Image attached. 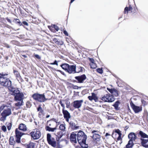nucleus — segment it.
I'll return each instance as SVG.
<instances>
[{"mask_svg":"<svg viewBox=\"0 0 148 148\" xmlns=\"http://www.w3.org/2000/svg\"><path fill=\"white\" fill-rule=\"evenodd\" d=\"M0 84L2 86L7 87L12 92V95L14 96L15 101H18V90L15 89L11 85V82L8 78L0 76Z\"/></svg>","mask_w":148,"mask_h":148,"instance_id":"nucleus-1","label":"nucleus"},{"mask_svg":"<svg viewBox=\"0 0 148 148\" xmlns=\"http://www.w3.org/2000/svg\"><path fill=\"white\" fill-rule=\"evenodd\" d=\"M77 138L78 142L82 147H88V145L86 143L87 136L83 131H79L77 134Z\"/></svg>","mask_w":148,"mask_h":148,"instance_id":"nucleus-2","label":"nucleus"},{"mask_svg":"<svg viewBox=\"0 0 148 148\" xmlns=\"http://www.w3.org/2000/svg\"><path fill=\"white\" fill-rule=\"evenodd\" d=\"M32 97L34 99L40 102H44L48 100V99L46 98L44 93H35L32 95Z\"/></svg>","mask_w":148,"mask_h":148,"instance_id":"nucleus-3","label":"nucleus"},{"mask_svg":"<svg viewBox=\"0 0 148 148\" xmlns=\"http://www.w3.org/2000/svg\"><path fill=\"white\" fill-rule=\"evenodd\" d=\"M15 137L16 139L14 140L13 136H10L9 138V144L11 145H13L14 146L16 142L18 143V130L17 128L15 130Z\"/></svg>","mask_w":148,"mask_h":148,"instance_id":"nucleus-4","label":"nucleus"},{"mask_svg":"<svg viewBox=\"0 0 148 148\" xmlns=\"http://www.w3.org/2000/svg\"><path fill=\"white\" fill-rule=\"evenodd\" d=\"M47 141L49 145L54 147H55L56 146V141L54 138L51 137L50 134L48 133L47 134Z\"/></svg>","mask_w":148,"mask_h":148,"instance_id":"nucleus-5","label":"nucleus"},{"mask_svg":"<svg viewBox=\"0 0 148 148\" xmlns=\"http://www.w3.org/2000/svg\"><path fill=\"white\" fill-rule=\"evenodd\" d=\"M101 99L104 102H112L114 101L115 98L112 95L108 93L102 97Z\"/></svg>","mask_w":148,"mask_h":148,"instance_id":"nucleus-6","label":"nucleus"},{"mask_svg":"<svg viewBox=\"0 0 148 148\" xmlns=\"http://www.w3.org/2000/svg\"><path fill=\"white\" fill-rule=\"evenodd\" d=\"M11 113V110L10 108L4 110L1 114L2 116L0 120L1 121H4L6 119V117L10 115Z\"/></svg>","mask_w":148,"mask_h":148,"instance_id":"nucleus-7","label":"nucleus"},{"mask_svg":"<svg viewBox=\"0 0 148 148\" xmlns=\"http://www.w3.org/2000/svg\"><path fill=\"white\" fill-rule=\"evenodd\" d=\"M30 134L32 138L34 140L38 139L40 138L41 135L40 131L38 130H34V131L31 132Z\"/></svg>","mask_w":148,"mask_h":148,"instance_id":"nucleus-8","label":"nucleus"},{"mask_svg":"<svg viewBox=\"0 0 148 148\" xmlns=\"http://www.w3.org/2000/svg\"><path fill=\"white\" fill-rule=\"evenodd\" d=\"M99 132L97 130H93L92 131V133L93 134L92 138L94 140H96L97 141H99L101 136L98 134Z\"/></svg>","mask_w":148,"mask_h":148,"instance_id":"nucleus-9","label":"nucleus"},{"mask_svg":"<svg viewBox=\"0 0 148 148\" xmlns=\"http://www.w3.org/2000/svg\"><path fill=\"white\" fill-rule=\"evenodd\" d=\"M76 67L75 65H69L66 72L69 74H74L76 73Z\"/></svg>","mask_w":148,"mask_h":148,"instance_id":"nucleus-10","label":"nucleus"},{"mask_svg":"<svg viewBox=\"0 0 148 148\" xmlns=\"http://www.w3.org/2000/svg\"><path fill=\"white\" fill-rule=\"evenodd\" d=\"M83 102V100L75 101L73 102V106L75 108H79L81 107Z\"/></svg>","mask_w":148,"mask_h":148,"instance_id":"nucleus-11","label":"nucleus"},{"mask_svg":"<svg viewBox=\"0 0 148 148\" xmlns=\"http://www.w3.org/2000/svg\"><path fill=\"white\" fill-rule=\"evenodd\" d=\"M130 105L132 108L135 113H138L142 110L141 107L136 106L132 103H131Z\"/></svg>","mask_w":148,"mask_h":148,"instance_id":"nucleus-12","label":"nucleus"},{"mask_svg":"<svg viewBox=\"0 0 148 148\" xmlns=\"http://www.w3.org/2000/svg\"><path fill=\"white\" fill-rule=\"evenodd\" d=\"M75 78L78 81L79 83H82L85 80L86 76L85 74H83L81 76H76Z\"/></svg>","mask_w":148,"mask_h":148,"instance_id":"nucleus-13","label":"nucleus"},{"mask_svg":"<svg viewBox=\"0 0 148 148\" xmlns=\"http://www.w3.org/2000/svg\"><path fill=\"white\" fill-rule=\"evenodd\" d=\"M76 136H77V135L74 132H73L71 134L70 139V141L72 143H77Z\"/></svg>","mask_w":148,"mask_h":148,"instance_id":"nucleus-14","label":"nucleus"},{"mask_svg":"<svg viewBox=\"0 0 148 148\" xmlns=\"http://www.w3.org/2000/svg\"><path fill=\"white\" fill-rule=\"evenodd\" d=\"M25 98L23 93L19 91V106L23 105V99Z\"/></svg>","mask_w":148,"mask_h":148,"instance_id":"nucleus-15","label":"nucleus"},{"mask_svg":"<svg viewBox=\"0 0 148 148\" xmlns=\"http://www.w3.org/2000/svg\"><path fill=\"white\" fill-rule=\"evenodd\" d=\"M141 141V144L145 148H148V144H146L148 142V138L145 139L144 138H140Z\"/></svg>","mask_w":148,"mask_h":148,"instance_id":"nucleus-16","label":"nucleus"},{"mask_svg":"<svg viewBox=\"0 0 148 148\" xmlns=\"http://www.w3.org/2000/svg\"><path fill=\"white\" fill-rule=\"evenodd\" d=\"M69 124L71 128L73 130H77L79 128V126H76L75 123L73 121H70L69 123Z\"/></svg>","mask_w":148,"mask_h":148,"instance_id":"nucleus-17","label":"nucleus"},{"mask_svg":"<svg viewBox=\"0 0 148 148\" xmlns=\"http://www.w3.org/2000/svg\"><path fill=\"white\" fill-rule=\"evenodd\" d=\"M128 137L130 140L134 141L135 140L136 138V136L135 134L133 132L130 133L128 135Z\"/></svg>","mask_w":148,"mask_h":148,"instance_id":"nucleus-18","label":"nucleus"},{"mask_svg":"<svg viewBox=\"0 0 148 148\" xmlns=\"http://www.w3.org/2000/svg\"><path fill=\"white\" fill-rule=\"evenodd\" d=\"M57 125H56V127L54 128H51L50 127H49V126H46L45 128L47 131H48L49 132H53L57 129Z\"/></svg>","mask_w":148,"mask_h":148,"instance_id":"nucleus-19","label":"nucleus"},{"mask_svg":"<svg viewBox=\"0 0 148 148\" xmlns=\"http://www.w3.org/2000/svg\"><path fill=\"white\" fill-rule=\"evenodd\" d=\"M19 25H22L25 28L28 30V28L26 27L28 26L29 24L26 21H24L22 22H21L20 21H19Z\"/></svg>","mask_w":148,"mask_h":148,"instance_id":"nucleus-20","label":"nucleus"},{"mask_svg":"<svg viewBox=\"0 0 148 148\" xmlns=\"http://www.w3.org/2000/svg\"><path fill=\"white\" fill-rule=\"evenodd\" d=\"M60 66L63 70L66 72L67 71L68 67L69 66V64L67 63H64L61 64Z\"/></svg>","mask_w":148,"mask_h":148,"instance_id":"nucleus-21","label":"nucleus"},{"mask_svg":"<svg viewBox=\"0 0 148 148\" xmlns=\"http://www.w3.org/2000/svg\"><path fill=\"white\" fill-rule=\"evenodd\" d=\"M10 23H11L12 22L11 20L12 21L16 23H18V22H16V21L18 19L17 18H14L13 17H10V19L8 17H6L5 18Z\"/></svg>","mask_w":148,"mask_h":148,"instance_id":"nucleus-22","label":"nucleus"},{"mask_svg":"<svg viewBox=\"0 0 148 148\" xmlns=\"http://www.w3.org/2000/svg\"><path fill=\"white\" fill-rule=\"evenodd\" d=\"M19 130L23 131H25L27 130L26 126L24 124H20L19 125Z\"/></svg>","mask_w":148,"mask_h":148,"instance_id":"nucleus-23","label":"nucleus"},{"mask_svg":"<svg viewBox=\"0 0 148 148\" xmlns=\"http://www.w3.org/2000/svg\"><path fill=\"white\" fill-rule=\"evenodd\" d=\"M139 134L141 137L140 138H148V135L141 131H140L139 133Z\"/></svg>","mask_w":148,"mask_h":148,"instance_id":"nucleus-24","label":"nucleus"},{"mask_svg":"<svg viewBox=\"0 0 148 148\" xmlns=\"http://www.w3.org/2000/svg\"><path fill=\"white\" fill-rule=\"evenodd\" d=\"M76 73H79L80 72H82L84 68L79 65H76Z\"/></svg>","mask_w":148,"mask_h":148,"instance_id":"nucleus-25","label":"nucleus"},{"mask_svg":"<svg viewBox=\"0 0 148 148\" xmlns=\"http://www.w3.org/2000/svg\"><path fill=\"white\" fill-rule=\"evenodd\" d=\"M62 113H63L64 118L71 117L70 114L67 110H65L62 111Z\"/></svg>","mask_w":148,"mask_h":148,"instance_id":"nucleus-26","label":"nucleus"},{"mask_svg":"<svg viewBox=\"0 0 148 148\" xmlns=\"http://www.w3.org/2000/svg\"><path fill=\"white\" fill-rule=\"evenodd\" d=\"M133 140H130L128 142V144L126 145V148H130L132 147L133 146L134 144L133 141Z\"/></svg>","mask_w":148,"mask_h":148,"instance_id":"nucleus-27","label":"nucleus"},{"mask_svg":"<svg viewBox=\"0 0 148 148\" xmlns=\"http://www.w3.org/2000/svg\"><path fill=\"white\" fill-rule=\"evenodd\" d=\"M132 9V8L131 5H130L128 7H126L124 9V13L125 14L128 13V11H131Z\"/></svg>","mask_w":148,"mask_h":148,"instance_id":"nucleus-28","label":"nucleus"},{"mask_svg":"<svg viewBox=\"0 0 148 148\" xmlns=\"http://www.w3.org/2000/svg\"><path fill=\"white\" fill-rule=\"evenodd\" d=\"M34 143L32 142H30L27 145V148H34Z\"/></svg>","mask_w":148,"mask_h":148,"instance_id":"nucleus-29","label":"nucleus"},{"mask_svg":"<svg viewBox=\"0 0 148 148\" xmlns=\"http://www.w3.org/2000/svg\"><path fill=\"white\" fill-rule=\"evenodd\" d=\"M51 121H53L55 122H56V123H58V124H57V125L60 123V121H58V119H54V118H53V119H51V120H49V121H47V123H50V122Z\"/></svg>","mask_w":148,"mask_h":148,"instance_id":"nucleus-30","label":"nucleus"},{"mask_svg":"<svg viewBox=\"0 0 148 148\" xmlns=\"http://www.w3.org/2000/svg\"><path fill=\"white\" fill-rule=\"evenodd\" d=\"M119 103L120 102L119 101H118L115 102L113 106L115 109L117 110H119L118 106Z\"/></svg>","mask_w":148,"mask_h":148,"instance_id":"nucleus-31","label":"nucleus"},{"mask_svg":"<svg viewBox=\"0 0 148 148\" xmlns=\"http://www.w3.org/2000/svg\"><path fill=\"white\" fill-rule=\"evenodd\" d=\"M59 128L61 131H64L65 129V125L64 124H61L59 126Z\"/></svg>","mask_w":148,"mask_h":148,"instance_id":"nucleus-32","label":"nucleus"},{"mask_svg":"<svg viewBox=\"0 0 148 148\" xmlns=\"http://www.w3.org/2000/svg\"><path fill=\"white\" fill-rule=\"evenodd\" d=\"M112 94H113V95H114L116 97H117L119 95L118 91L116 89H114V90Z\"/></svg>","mask_w":148,"mask_h":148,"instance_id":"nucleus-33","label":"nucleus"},{"mask_svg":"<svg viewBox=\"0 0 148 148\" xmlns=\"http://www.w3.org/2000/svg\"><path fill=\"white\" fill-rule=\"evenodd\" d=\"M12 126V123H8L7 125L8 129V130H10L11 129Z\"/></svg>","mask_w":148,"mask_h":148,"instance_id":"nucleus-34","label":"nucleus"},{"mask_svg":"<svg viewBox=\"0 0 148 148\" xmlns=\"http://www.w3.org/2000/svg\"><path fill=\"white\" fill-rule=\"evenodd\" d=\"M9 73L8 72L7 73H0V76L3 77H5V76H7L8 75Z\"/></svg>","mask_w":148,"mask_h":148,"instance_id":"nucleus-35","label":"nucleus"},{"mask_svg":"<svg viewBox=\"0 0 148 148\" xmlns=\"http://www.w3.org/2000/svg\"><path fill=\"white\" fill-rule=\"evenodd\" d=\"M13 73L17 77H18V71L16 69H14V67L13 68Z\"/></svg>","mask_w":148,"mask_h":148,"instance_id":"nucleus-36","label":"nucleus"},{"mask_svg":"<svg viewBox=\"0 0 148 148\" xmlns=\"http://www.w3.org/2000/svg\"><path fill=\"white\" fill-rule=\"evenodd\" d=\"M97 71L100 74H102L103 73L102 69L101 68H98L97 69Z\"/></svg>","mask_w":148,"mask_h":148,"instance_id":"nucleus-37","label":"nucleus"},{"mask_svg":"<svg viewBox=\"0 0 148 148\" xmlns=\"http://www.w3.org/2000/svg\"><path fill=\"white\" fill-rule=\"evenodd\" d=\"M90 65L92 69H95L97 67L96 64L95 63L90 64Z\"/></svg>","mask_w":148,"mask_h":148,"instance_id":"nucleus-38","label":"nucleus"},{"mask_svg":"<svg viewBox=\"0 0 148 148\" xmlns=\"http://www.w3.org/2000/svg\"><path fill=\"white\" fill-rule=\"evenodd\" d=\"M59 103L61 105V106L63 107L62 111H63L64 110H64L65 106H64V104H63L62 103V101L61 100L60 101Z\"/></svg>","mask_w":148,"mask_h":148,"instance_id":"nucleus-39","label":"nucleus"},{"mask_svg":"<svg viewBox=\"0 0 148 148\" xmlns=\"http://www.w3.org/2000/svg\"><path fill=\"white\" fill-rule=\"evenodd\" d=\"M1 130L3 131L4 132L6 131L7 129L6 126L5 125H3L1 127Z\"/></svg>","mask_w":148,"mask_h":148,"instance_id":"nucleus-40","label":"nucleus"},{"mask_svg":"<svg viewBox=\"0 0 148 148\" xmlns=\"http://www.w3.org/2000/svg\"><path fill=\"white\" fill-rule=\"evenodd\" d=\"M92 97H93V99L95 101H96V100L97 99V98L95 94L94 93H92Z\"/></svg>","mask_w":148,"mask_h":148,"instance_id":"nucleus-41","label":"nucleus"},{"mask_svg":"<svg viewBox=\"0 0 148 148\" xmlns=\"http://www.w3.org/2000/svg\"><path fill=\"white\" fill-rule=\"evenodd\" d=\"M25 134L24 133H22L19 131V143L20 142V138L21 137Z\"/></svg>","mask_w":148,"mask_h":148,"instance_id":"nucleus-42","label":"nucleus"},{"mask_svg":"<svg viewBox=\"0 0 148 148\" xmlns=\"http://www.w3.org/2000/svg\"><path fill=\"white\" fill-rule=\"evenodd\" d=\"M52 26L53 27H54L57 31H58L59 29V28L56 25L54 24Z\"/></svg>","mask_w":148,"mask_h":148,"instance_id":"nucleus-43","label":"nucleus"},{"mask_svg":"<svg viewBox=\"0 0 148 148\" xmlns=\"http://www.w3.org/2000/svg\"><path fill=\"white\" fill-rule=\"evenodd\" d=\"M58 135H57L58 136V137L59 138H61L63 134H62V132H58Z\"/></svg>","mask_w":148,"mask_h":148,"instance_id":"nucleus-44","label":"nucleus"},{"mask_svg":"<svg viewBox=\"0 0 148 148\" xmlns=\"http://www.w3.org/2000/svg\"><path fill=\"white\" fill-rule=\"evenodd\" d=\"M26 106L27 108H29L31 106V104L29 101H28L26 103Z\"/></svg>","mask_w":148,"mask_h":148,"instance_id":"nucleus-45","label":"nucleus"},{"mask_svg":"<svg viewBox=\"0 0 148 148\" xmlns=\"http://www.w3.org/2000/svg\"><path fill=\"white\" fill-rule=\"evenodd\" d=\"M115 89L114 88H111V89H110V88H107V90L109 91V92L112 94V93L113 92L114 90V89Z\"/></svg>","mask_w":148,"mask_h":148,"instance_id":"nucleus-46","label":"nucleus"},{"mask_svg":"<svg viewBox=\"0 0 148 148\" xmlns=\"http://www.w3.org/2000/svg\"><path fill=\"white\" fill-rule=\"evenodd\" d=\"M49 64H51V65H56L57 66H58V61L57 60H56L54 61L53 62L51 63H50Z\"/></svg>","mask_w":148,"mask_h":148,"instance_id":"nucleus-47","label":"nucleus"},{"mask_svg":"<svg viewBox=\"0 0 148 148\" xmlns=\"http://www.w3.org/2000/svg\"><path fill=\"white\" fill-rule=\"evenodd\" d=\"M115 132L117 133L118 135L122 134L121 132L119 129L116 130H115Z\"/></svg>","mask_w":148,"mask_h":148,"instance_id":"nucleus-48","label":"nucleus"},{"mask_svg":"<svg viewBox=\"0 0 148 148\" xmlns=\"http://www.w3.org/2000/svg\"><path fill=\"white\" fill-rule=\"evenodd\" d=\"M63 44V42L61 40L58 41L57 43V44L60 45H62Z\"/></svg>","mask_w":148,"mask_h":148,"instance_id":"nucleus-49","label":"nucleus"},{"mask_svg":"<svg viewBox=\"0 0 148 148\" xmlns=\"http://www.w3.org/2000/svg\"><path fill=\"white\" fill-rule=\"evenodd\" d=\"M34 57L35 58L38 59H40L41 57L38 54H34Z\"/></svg>","mask_w":148,"mask_h":148,"instance_id":"nucleus-50","label":"nucleus"},{"mask_svg":"<svg viewBox=\"0 0 148 148\" xmlns=\"http://www.w3.org/2000/svg\"><path fill=\"white\" fill-rule=\"evenodd\" d=\"M90 61L91 62V64L94 63H95L94 60L92 58H89Z\"/></svg>","mask_w":148,"mask_h":148,"instance_id":"nucleus-51","label":"nucleus"},{"mask_svg":"<svg viewBox=\"0 0 148 148\" xmlns=\"http://www.w3.org/2000/svg\"><path fill=\"white\" fill-rule=\"evenodd\" d=\"M66 108H69L70 106V102H69L68 101H66Z\"/></svg>","mask_w":148,"mask_h":148,"instance_id":"nucleus-52","label":"nucleus"},{"mask_svg":"<svg viewBox=\"0 0 148 148\" xmlns=\"http://www.w3.org/2000/svg\"><path fill=\"white\" fill-rule=\"evenodd\" d=\"M3 45L4 47H5L8 48H10V46L7 43H4Z\"/></svg>","mask_w":148,"mask_h":148,"instance_id":"nucleus-53","label":"nucleus"},{"mask_svg":"<svg viewBox=\"0 0 148 148\" xmlns=\"http://www.w3.org/2000/svg\"><path fill=\"white\" fill-rule=\"evenodd\" d=\"M88 98L89 99L90 101H92L93 100V97H92V95L91 96H89L88 97Z\"/></svg>","mask_w":148,"mask_h":148,"instance_id":"nucleus-54","label":"nucleus"},{"mask_svg":"<svg viewBox=\"0 0 148 148\" xmlns=\"http://www.w3.org/2000/svg\"><path fill=\"white\" fill-rule=\"evenodd\" d=\"M42 108L40 105H39L38 107L37 108V110L38 111H39L42 109Z\"/></svg>","mask_w":148,"mask_h":148,"instance_id":"nucleus-55","label":"nucleus"},{"mask_svg":"<svg viewBox=\"0 0 148 148\" xmlns=\"http://www.w3.org/2000/svg\"><path fill=\"white\" fill-rule=\"evenodd\" d=\"M63 33L66 36H68L69 35L68 33L65 30H64Z\"/></svg>","mask_w":148,"mask_h":148,"instance_id":"nucleus-56","label":"nucleus"},{"mask_svg":"<svg viewBox=\"0 0 148 148\" xmlns=\"http://www.w3.org/2000/svg\"><path fill=\"white\" fill-rule=\"evenodd\" d=\"M121 135L122 134H120L119 135V136L117 138L118 140H120L121 139Z\"/></svg>","mask_w":148,"mask_h":148,"instance_id":"nucleus-57","label":"nucleus"},{"mask_svg":"<svg viewBox=\"0 0 148 148\" xmlns=\"http://www.w3.org/2000/svg\"><path fill=\"white\" fill-rule=\"evenodd\" d=\"M57 71H58V72H60L62 75H65V74L62 71H61L60 70H57Z\"/></svg>","mask_w":148,"mask_h":148,"instance_id":"nucleus-58","label":"nucleus"},{"mask_svg":"<svg viewBox=\"0 0 148 148\" xmlns=\"http://www.w3.org/2000/svg\"><path fill=\"white\" fill-rule=\"evenodd\" d=\"M5 106H2L0 107V110L1 111L3 110Z\"/></svg>","mask_w":148,"mask_h":148,"instance_id":"nucleus-59","label":"nucleus"},{"mask_svg":"<svg viewBox=\"0 0 148 148\" xmlns=\"http://www.w3.org/2000/svg\"><path fill=\"white\" fill-rule=\"evenodd\" d=\"M53 41L55 42V43L57 44V41H58V40L56 38H54L53 39Z\"/></svg>","mask_w":148,"mask_h":148,"instance_id":"nucleus-60","label":"nucleus"},{"mask_svg":"<svg viewBox=\"0 0 148 148\" xmlns=\"http://www.w3.org/2000/svg\"><path fill=\"white\" fill-rule=\"evenodd\" d=\"M71 117H66L65 118H64L65 119L66 121L67 122H68L69 121V120L70 118Z\"/></svg>","mask_w":148,"mask_h":148,"instance_id":"nucleus-61","label":"nucleus"},{"mask_svg":"<svg viewBox=\"0 0 148 148\" xmlns=\"http://www.w3.org/2000/svg\"><path fill=\"white\" fill-rule=\"evenodd\" d=\"M47 123L48 125H47L46 126H49V127H50L51 126V125L52 124V123Z\"/></svg>","mask_w":148,"mask_h":148,"instance_id":"nucleus-62","label":"nucleus"},{"mask_svg":"<svg viewBox=\"0 0 148 148\" xmlns=\"http://www.w3.org/2000/svg\"><path fill=\"white\" fill-rule=\"evenodd\" d=\"M44 112L43 110L42 109L41 110L39 111V113L41 114H42Z\"/></svg>","mask_w":148,"mask_h":148,"instance_id":"nucleus-63","label":"nucleus"},{"mask_svg":"<svg viewBox=\"0 0 148 148\" xmlns=\"http://www.w3.org/2000/svg\"><path fill=\"white\" fill-rule=\"evenodd\" d=\"M57 136L56 138V140L57 141H59L60 138H59L58 137V136Z\"/></svg>","mask_w":148,"mask_h":148,"instance_id":"nucleus-64","label":"nucleus"}]
</instances>
